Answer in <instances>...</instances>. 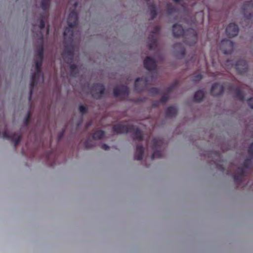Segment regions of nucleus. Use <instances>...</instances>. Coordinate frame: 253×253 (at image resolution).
I'll return each mask as SVG.
<instances>
[{"instance_id": "nucleus-8", "label": "nucleus", "mask_w": 253, "mask_h": 253, "mask_svg": "<svg viewBox=\"0 0 253 253\" xmlns=\"http://www.w3.org/2000/svg\"><path fill=\"white\" fill-rule=\"evenodd\" d=\"M2 137L11 140L14 143L15 145L18 144L20 140V135L18 133L9 135L7 132H4L2 134Z\"/></svg>"}, {"instance_id": "nucleus-9", "label": "nucleus", "mask_w": 253, "mask_h": 253, "mask_svg": "<svg viewBox=\"0 0 253 253\" xmlns=\"http://www.w3.org/2000/svg\"><path fill=\"white\" fill-rule=\"evenodd\" d=\"M223 91V86L219 84H214L211 87V93L214 96L221 94Z\"/></svg>"}, {"instance_id": "nucleus-31", "label": "nucleus", "mask_w": 253, "mask_h": 253, "mask_svg": "<svg viewBox=\"0 0 253 253\" xmlns=\"http://www.w3.org/2000/svg\"><path fill=\"white\" fill-rule=\"evenodd\" d=\"M249 105L251 108L253 109V98H251L249 100Z\"/></svg>"}, {"instance_id": "nucleus-22", "label": "nucleus", "mask_w": 253, "mask_h": 253, "mask_svg": "<svg viewBox=\"0 0 253 253\" xmlns=\"http://www.w3.org/2000/svg\"><path fill=\"white\" fill-rule=\"evenodd\" d=\"M49 0H42V6L45 10L46 9L48 4Z\"/></svg>"}, {"instance_id": "nucleus-4", "label": "nucleus", "mask_w": 253, "mask_h": 253, "mask_svg": "<svg viewBox=\"0 0 253 253\" xmlns=\"http://www.w3.org/2000/svg\"><path fill=\"white\" fill-rule=\"evenodd\" d=\"M114 130L117 133H125L129 131L130 128L126 123L119 124L114 126Z\"/></svg>"}, {"instance_id": "nucleus-23", "label": "nucleus", "mask_w": 253, "mask_h": 253, "mask_svg": "<svg viewBox=\"0 0 253 253\" xmlns=\"http://www.w3.org/2000/svg\"><path fill=\"white\" fill-rule=\"evenodd\" d=\"M161 157V154L159 151H156L154 153L153 155L152 156V159H154L155 158H158Z\"/></svg>"}, {"instance_id": "nucleus-21", "label": "nucleus", "mask_w": 253, "mask_h": 253, "mask_svg": "<svg viewBox=\"0 0 253 253\" xmlns=\"http://www.w3.org/2000/svg\"><path fill=\"white\" fill-rule=\"evenodd\" d=\"M153 143L155 147L160 146L162 143V141L160 139H154L153 140Z\"/></svg>"}, {"instance_id": "nucleus-7", "label": "nucleus", "mask_w": 253, "mask_h": 253, "mask_svg": "<svg viewBox=\"0 0 253 253\" xmlns=\"http://www.w3.org/2000/svg\"><path fill=\"white\" fill-rule=\"evenodd\" d=\"M145 67L149 71H152L156 68V62L153 58L147 57L144 61Z\"/></svg>"}, {"instance_id": "nucleus-36", "label": "nucleus", "mask_w": 253, "mask_h": 253, "mask_svg": "<svg viewBox=\"0 0 253 253\" xmlns=\"http://www.w3.org/2000/svg\"><path fill=\"white\" fill-rule=\"evenodd\" d=\"M167 99V98L165 99L164 98H163L162 99V102H164V101H165V100H166Z\"/></svg>"}, {"instance_id": "nucleus-20", "label": "nucleus", "mask_w": 253, "mask_h": 253, "mask_svg": "<svg viewBox=\"0 0 253 253\" xmlns=\"http://www.w3.org/2000/svg\"><path fill=\"white\" fill-rule=\"evenodd\" d=\"M135 138L140 140L142 137L141 132L139 130L137 129L135 132Z\"/></svg>"}, {"instance_id": "nucleus-39", "label": "nucleus", "mask_w": 253, "mask_h": 253, "mask_svg": "<svg viewBox=\"0 0 253 253\" xmlns=\"http://www.w3.org/2000/svg\"><path fill=\"white\" fill-rule=\"evenodd\" d=\"M175 2H178V0H173Z\"/></svg>"}, {"instance_id": "nucleus-30", "label": "nucleus", "mask_w": 253, "mask_h": 253, "mask_svg": "<svg viewBox=\"0 0 253 253\" xmlns=\"http://www.w3.org/2000/svg\"><path fill=\"white\" fill-rule=\"evenodd\" d=\"M249 153L250 154V155H252L253 154V143L250 146V147H249Z\"/></svg>"}, {"instance_id": "nucleus-34", "label": "nucleus", "mask_w": 253, "mask_h": 253, "mask_svg": "<svg viewBox=\"0 0 253 253\" xmlns=\"http://www.w3.org/2000/svg\"><path fill=\"white\" fill-rule=\"evenodd\" d=\"M102 148L105 150H107L109 149V146L106 144H104L102 146Z\"/></svg>"}, {"instance_id": "nucleus-25", "label": "nucleus", "mask_w": 253, "mask_h": 253, "mask_svg": "<svg viewBox=\"0 0 253 253\" xmlns=\"http://www.w3.org/2000/svg\"><path fill=\"white\" fill-rule=\"evenodd\" d=\"M70 70H71V74L73 75V76H74L75 75L74 71L76 70H78V68L74 65H72L70 66Z\"/></svg>"}, {"instance_id": "nucleus-35", "label": "nucleus", "mask_w": 253, "mask_h": 253, "mask_svg": "<svg viewBox=\"0 0 253 253\" xmlns=\"http://www.w3.org/2000/svg\"><path fill=\"white\" fill-rule=\"evenodd\" d=\"M32 90H30V96H29V99L30 100L31 99V97H32Z\"/></svg>"}, {"instance_id": "nucleus-28", "label": "nucleus", "mask_w": 253, "mask_h": 253, "mask_svg": "<svg viewBox=\"0 0 253 253\" xmlns=\"http://www.w3.org/2000/svg\"><path fill=\"white\" fill-rule=\"evenodd\" d=\"M202 79V76L200 75H198L195 76L193 79V80L195 82H197L200 81Z\"/></svg>"}, {"instance_id": "nucleus-38", "label": "nucleus", "mask_w": 253, "mask_h": 253, "mask_svg": "<svg viewBox=\"0 0 253 253\" xmlns=\"http://www.w3.org/2000/svg\"><path fill=\"white\" fill-rule=\"evenodd\" d=\"M27 122H28V118H27L25 120V122H26V124L27 125Z\"/></svg>"}, {"instance_id": "nucleus-10", "label": "nucleus", "mask_w": 253, "mask_h": 253, "mask_svg": "<svg viewBox=\"0 0 253 253\" xmlns=\"http://www.w3.org/2000/svg\"><path fill=\"white\" fill-rule=\"evenodd\" d=\"M236 68L239 73L242 74L247 69V65L245 61L241 60L236 64Z\"/></svg>"}, {"instance_id": "nucleus-6", "label": "nucleus", "mask_w": 253, "mask_h": 253, "mask_svg": "<svg viewBox=\"0 0 253 253\" xmlns=\"http://www.w3.org/2000/svg\"><path fill=\"white\" fill-rule=\"evenodd\" d=\"M104 90V86L101 84H98L93 86L91 93L95 98H99L103 94Z\"/></svg>"}, {"instance_id": "nucleus-15", "label": "nucleus", "mask_w": 253, "mask_h": 253, "mask_svg": "<svg viewBox=\"0 0 253 253\" xmlns=\"http://www.w3.org/2000/svg\"><path fill=\"white\" fill-rule=\"evenodd\" d=\"M126 92H127V88L124 87L115 88L114 90V93L115 96H118L123 93L125 94Z\"/></svg>"}, {"instance_id": "nucleus-33", "label": "nucleus", "mask_w": 253, "mask_h": 253, "mask_svg": "<svg viewBox=\"0 0 253 253\" xmlns=\"http://www.w3.org/2000/svg\"><path fill=\"white\" fill-rule=\"evenodd\" d=\"M44 22L42 20H41L40 22V29H42L44 28Z\"/></svg>"}, {"instance_id": "nucleus-37", "label": "nucleus", "mask_w": 253, "mask_h": 253, "mask_svg": "<svg viewBox=\"0 0 253 253\" xmlns=\"http://www.w3.org/2000/svg\"><path fill=\"white\" fill-rule=\"evenodd\" d=\"M168 9H168V12H169V13H171V12H172V11H170V9H169V8H168Z\"/></svg>"}, {"instance_id": "nucleus-29", "label": "nucleus", "mask_w": 253, "mask_h": 253, "mask_svg": "<svg viewBox=\"0 0 253 253\" xmlns=\"http://www.w3.org/2000/svg\"><path fill=\"white\" fill-rule=\"evenodd\" d=\"M151 14L152 16V17H154L156 15V9L155 7L153 8L151 10Z\"/></svg>"}, {"instance_id": "nucleus-1", "label": "nucleus", "mask_w": 253, "mask_h": 253, "mask_svg": "<svg viewBox=\"0 0 253 253\" xmlns=\"http://www.w3.org/2000/svg\"><path fill=\"white\" fill-rule=\"evenodd\" d=\"M42 55L43 48L42 45H41L37 51L36 59H35V73L32 77V81L30 84L32 87L34 86L35 84H37L38 82H42L43 81V76L40 72L41 66L43 58Z\"/></svg>"}, {"instance_id": "nucleus-26", "label": "nucleus", "mask_w": 253, "mask_h": 253, "mask_svg": "<svg viewBox=\"0 0 253 253\" xmlns=\"http://www.w3.org/2000/svg\"><path fill=\"white\" fill-rule=\"evenodd\" d=\"M79 110L80 112L82 114L85 113L86 112V108L84 105H80L79 107Z\"/></svg>"}, {"instance_id": "nucleus-3", "label": "nucleus", "mask_w": 253, "mask_h": 253, "mask_svg": "<svg viewBox=\"0 0 253 253\" xmlns=\"http://www.w3.org/2000/svg\"><path fill=\"white\" fill-rule=\"evenodd\" d=\"M220 48L224 54H230L233 50L234 44L230 40H224L221 41Z\"/></svg>"}, {"instance_id": "nucleus-16", "label": "nucleus", "mask_w": 253, "mask_h": 253, "mask_svg": "<svg viewBox=\"0 0 253 253\" xmlns=\"http://www.w3.org/2000/svg\"><path fill=\"white\" fill-rule=\"evenodd\" d=\"M205 93L203 91L200 90L196 92L194 95V99L197 101H201L204 97Z\"/></svg>"}, {"instance_id": "nucleus-2", "label": "nucleus", "mask_w": 253, "mask_h": 253, "mask_svg": "<svg viewBox=\"0 0 253 253\" xmlns=\"http://www.w3.org/2000/svg\"><path fill=\"white\" fill-rule=\"evenodd\" d=\"M78 16L75 11L71 12L68 18V26L65 29L64 36L65 40L71 39L73 35V28L76 25Z\"/></svg>"}, {"instance_id": "nucleus-14", "label": "nucleus", "mask_w": 253, "mask_h": 253, "mask_svg": "<svg viewBox=\"0 0 253 253\" xmlns=\"http://www.w3.org/2000/svg\"><path fill=\"white\" fill-rule=\"evenodd\" d=\"M147 82V81L144 79H137L135 83V88L137 90H140L141 89L140 87L139 86V84H142V86H145L146 84V83Z\"/></svg>"}, {"instance_id": "nucleus-19", "label": "nucleus", "mask_w": 253, "mask_h": 253, "mask_svg": "<svg viewBox=\"0 0 253 253\" xmlns=\"http://www.w3.org/2000/svg\"><path fill=\"white\" fill-rule=\"evenodd\" d=\"M174 48L175 49L176 51H177L178 52H180L182 55L184 54V50L181 44H175L174 45Z\"/></svg>"}, {"instance_id": "nucleus-18", "label": "nucleus", "mask_w": 253, "mask_h": 253, "mask_svg": "<svg viewBox=\"0 0 253 253\" xmlns=\"http://www.w3.org/2000/svg\"><path fill=\"white\" fill-rule=\"evenodd\" d=\"M176 109L174 107H170L168 108L167 111V115L168 116H172L176 113Z\"/></svg>"}, {"instance_id": "nucleus-11", "label": "nucleus", "mask_w": 253, "mask_h": 253, "mask_svg": "<svg viewBox=\"0 0 253 253\" xmlns=\"http://www.w3.org/2000/svg\"><path fill=\"white\" fill-rule=\"evenodd\" d=\"M63 57L64 60L68 62V60H71L73 57V51L66 48L63 53Z\"/></svg>"}, {"instance_id": "nucleus-5", "label": "nucleus", "mask_w": 253, "mask_h": 253, "mask_svg": "<svg viewBox=\"0 0 253 253\" xmlns=\"http://www.w3.org/2000/svg\"><path fill=\"white\" fill-rule=\"evenodd\" d=\"M226 32L229 37H234L238 33V28L235 24L231 23L227 27Z\"/></svg>"}, {"instance_id": "nucleus-13", "label": "nucleus", "mask_w": 253, "mask_h": 253, "mask_svg": "<svg viewBox=\"0 0 253 253\" xmlns=\"http://www.w3.org/2000/svg\"><path fill=\"white\" fill-rule=\"evenodd\" d=\"M143 148L141 146H138L136 148L134 158L136 160H140L142 158Z\"/></svg>"}, {"instance_id": "nucleus-17", "label": "nucleus", "mask_w": 253, "mask_h": 253, "mask_svg": "<svg viewBox=\"0 0 253 253\" xmlns=\"http://www.w3.org/2000/svg\"><path fill=\"white\" fill-rule=\"evenodd\" d=\"M104 133L101 130H98L95 132L93 135V138L95 140L100 139L103 137Z\"/></svg>"}, {"instance_id": "nucleus-24", "label": "nucleus", "mask_w": 253, "mask_h": 253, "mask_svg": "<svg viewBox=\"0 0 253 253\" xmlns=\"http://www.w3.org/2000/svg\"><path fill=\"white\" fill-rule=\"evenodd\" d=\"M236 94H237V96L240 99V100H243V96L242 95V93L241 91V90H240L239 88H237L236 89Z\"/></svg>"}, {"instance_id": "nucleus-27", "label": "nucleus", "mask_w": 253, "mask_h": 253, "mask_svg": "<svg viewBox=\"0 0 253 253\" xmlns=\"http://www.w3.org/2000/svg\"><path fill=\"white\" fill-rule=\"evenodd\" d=\"M192 32H193V35L192 36V39H193V43H194L196 42V41H197V36H196V34L195 33V32L193 31H192Z\"/></svg>"}, {"instance_id": "nucleus-12", "label": "nucleus", "mask_w": 253, "mask_h": 253, "mask_svg": "<svg viewBox=\"0 0 253 253\" xmlns=\"http://www.w3.org/2000/svg\"><path fill=\"white\" fill-rule=\"evenodd\" d=\"M183 32V29L180 25H174L173 26V33L174 36L178 37L182 35Z\"/></svg>"}, {"instance_id": "nucleus-32", "label": "nucleus", "mask_w": 253, "mask_h": 253, "mask_svg": "<svg viewBox=\"0 0 253 253\" xmlns=\"http://www.w3.org/2000/svg\"><path fill=\"white\" fill-rule=\"evenodd\" d=\"M70 3L73 4L75 8L77 7V6L78 5L77 1H73V0H70Z\"/></svg>"}, {"instance_id": "nucleus-40", "label": "nucleus", "mask_w": 253, "mask_h": 253, "mask_svg": "<svg viewBox=\"0 0 253 253\" xmlns=\"http://www.w3.org/2000/svg\"><path fill=\"white\" fill-rule=\"evenodd\" d=\"M150 48H152V46L151 45L150 46Z\"/></svg>"}]
</instances>
